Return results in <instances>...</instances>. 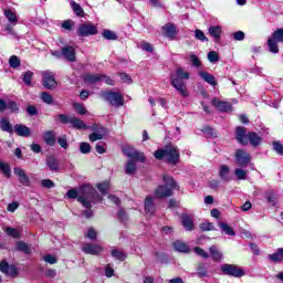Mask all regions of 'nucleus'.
<instances>
[{
    "label": "nucleus",
    "mask_w": 283,
    "mask_h": 283,
    "mask_svg": "<svg viewBox=\"0 0 283 283\" xmlns=\"http://www.w3.org/2000/svg\"><path fill=\"white\" fill-rule=\"evenodd\" d=\"M171 85L179 92V94L184 97L189 96V92L187 91V84L185 81L189 80V73L184 69H177L176 73L170 75Z\"/></svg>",
    "instance_id": "obj_2"
},
{
    "label": "nucleus",
    "mask_w": 283,
    "mask_h": 283,
    "mask_svg": "<svg viewBox=\"0 0 283 283\" xmlns=\"http://www.w3.org/2000/svg\"><path fill=\"white\" fill-rule=\"evenodd\" d=\"M172 247L179 253H189V245L180 240L172 242Z\"/></svg>",
    "instance_id": "obj_26"
},
{
    "label": "nucleus",
    "mask_w": 283,
    "mask_h": 283,
    "mask_svg": "<svg viewBox=\"0 0 283 283\" xmlns=\"http://www.w3.org/2000/svg\"><path fill=\"white\" fill-rule=\"evenodd\" d=\"M201 231H216V226L212 222L206 221L200 224Z\"/></svg>",
    "instance_id": "obj_45"
},
{
    "label": "nucleus",
    "mask_w": 283,
    "mask_h": 283,
    "mask_svg": "<svg viewBox=\"0 0 283 283\" xmlns=\"http://www.w3.org/2000/svg\"><path fill=\"white\" fill-rule=\"evenodd\" d=\"M0 271L4 273V275H9L10 277L17 276V266L8 264V262H0Z\"/></svg>",
    "instance_id": "obj_13"
},
{
    "label": "nucleus",
    "mask_w": 283,
    "mask_h": 283,
    "mask_svg": "<svg viewBox=\"0 0 283 283\" xmlns=\"http://www.w3.org/2000/svg\"><path fill=\"white\" fill-rule=\"evenodd\" d=\"M71 8L73 12L76 14V17H83V14H85V11H83L81 4L76 3L75 1L71 2Z\"/></svg>",
    "instance_id": "obj_37"
},
{
    "label": "nucleus",
    "mask_w": 283,
    "mask_h": 283,
    "mask_svg": "<svg viewBox=\"0 0 283 283\" xmlns=\"http://www.w3.org/2000/svg\"><path fill=\"white\" fill-rule=\"evenodd\" d=\"M144 207L147 216H154L156 213V205L154 203V197H146Z\"/></svg>",
    "instance_id": "obj_19"
},
{
    "label": "nucleus",
    "mask_w": 283,
    "mask_h": 283,
    "mask_svg": "<svg viewBox=\"0 0 283 283\" xmlns=\"http://www.w3.org/2000/svg\"><path fill=\"white\" fill-rule=\"evenodd\" d=\"M42 84L46 87V90H54V87H56V78L54 77V73L44 72Z\"/></svg>",
    "instance_id": "obj_12"
},
{
    "label": "nucleus",
    "mask_w": 283,
    "mask_h": 283,
    "mask_svg": "<svg viewBox=\"0 0 283 283\" xmlns=\"http://www.w3.org/2000/svg\"><path fill=\"white\" fill-rule=\"evenodd\" d=\"M125 174H127V176H134V174H136V161H134V159H129L126 163Z\"/></svg>",
    "instance_id": "obj_30"
},
{
    "label": "nucleus",
    "mask_w": 283,
    "mask_h": 283,
    "mask_svg": "<svg viewBox=\"0 0 283 283\" xmlns=\"http://www.w3.org/2000/svg\"><path fill=\"white\" fill-rule=\"evenodd\" d=\"M157 160H165L170 165H177L178 160H180V153L178 151V147L174 145H168L164 149H159L154 154Z\"/></svg>",
    "instance_id": "obj_3"
},
{
    "label": "nucleus",
    "mask_w": 283,
    "mask_h": 283,
    "mask_svg": "<svg viewBox=\"0 0 283 283\" xmlns=\"http://www.w3.org/2000/svg\"><path fill=\"white\" fill-rule=\"evenodd\" d=\"M212 105L219 109V112H232L233 106L229 102L220 101L219 98L212 99Z\"/></svg>",
    "instance_id": "obj_15"
},
{
    "label": "nucleus",
    "mask_w": 283,
    "mask_h": 283,
    "mask_svg": "<svg viewBox=\"0 0 283 283\" xmlns=\"http://www.w3.org/2000/svg\"><path fill=\"white\" fill-rule=\"evenodd\" d=\"M102 98L109 103V105H113L114 107H123L125 99L123 98V95L119 93L114 92H103L101 94Z\"/></svg>",
    "instance_id": "obj_5"
},
{
    "label": "nucleus",
    "mask_w": 283,
    "mask_h": 283,
    "mask_svg": "<svg viewBox=\"0 0 283 283\" xmlns=\"http://www.w3.org/2000/svg\"><path fill=\"white\" fill-rule=\"evenodd\" d=\"M235 160L240 167H247L251 163V155L245 150L238 149L235 153Z\"/></svg>",
    "instance_id": "obj_11"
},
{
    "label": "nucleus",
    "mask_w": 283,
    "mask_h": 283,
    "mask_svg": "<svg viewBox=\"0 0 283 283\" xmlns=\"http://www.w3.org/2000/svg\"><path fill=\"white\" fill-rule=\"evenodd\" d=\"M163 180L166 186H158L155 190V197L156 198H169V196L174 195V189L178 187V184H176V180H174V177L169 175H164Z\"/></svg>",
    "instance_id": "obj_4"
},
{
    "label": "nucleus",
    "mask_w": 283,
    "mask_h": 283,
    "mask_svg": "<svg viewBox=\"0 0 283 283\" xmlns=\"http://www.w3.org/2000/svg\"><path fill=\"white\" fill-rule=\"evenodd\" d=\"M98 34V27L92 22L80 24L77 28V36H94Z\"/></svg>",
    "instance_id": "obj_7"
},
{
    "label": "nucleus",
    "mask_w": 283,
    "mask_h": 283,
    "mask_svg": "<svg viewBox=\"0 0 283 283\" xmlns=\"http://www.w3.org/2000/svg\"><path fill=\"white\" fill-rule=\"evenodd\" d=\"M6 233L10 235V238H14V239H19L20 238V233L19 230L14 229V228H10L7 227L4 229Z\"/></svg>",
    "instance_id": "obj_46"
},
{
    "label": "nucleus",
    "mask_w": 283,
    "mask_h": 283,
    "mask_svg": "<svg viewBox=\"0 0 283 283\" xmlns=\"http://www.w3.org/2000/svg\"><path fill=\"white\" fill-rule=\"evenodd\" d=\"M123 153L127 158H132V160H138V163H145V155L134 149V147L126 146L123 149Z\"/></svg>",
    "instance_id": "obj_9"
},
{
    "label": "nucleus",
    "mask_w": 283,
    "mask_h": 283,
    "mask_svg": "<svg viewBox=\"0 0 283 283\" xmlns=\"http://www.w3.org/2000/svg\"><path fill=\"white\" fill-rule=\"evenodd\" d=\"M219 177L221 178V180H224L226 182H229V180H231V172H230L229 166L227 165L220 166Z\"/></svg>",
    "instance_id": "obj_24"
},
{
    "label": "nucleus",
    "mask_w": 283,
    "mask_h": 283,
    "mask_svg": "<svg viewBox=\"0 0 283 283\" xmlns=\"http://www.w3.org/2000/svg\"><path fill=\"white\" fill-rule=\"evenodd\" d=\"M62 56H64L66 61L74 63V61H76V51H74L72 46H64L62 48Z\"/></svg>",
    "instance_id": "obj_20"
},
{
    "label": "nucleus",
    "mask_w": 283,
    "mask_h": 283,
    "mask_svg": "<svg viewBox=\"0 0 283 283\" xmlns=\"http://www.w3.org/2000/svg\"><path fill=\"white\" fill-rule=\"evenodd\" d=\"M13 174L18 176L19 182L24 187H30V178L25 175V170L23 168L15 167L13 169Z\"/></svg>",
    "instance_id": "obj_14"
},
{
    "label": "nucleus",
    "mask_w": 283,
    "mask_h": 283,
    "mask_svg": "<svg viewBox=\"0 0 283 283\" xmlns=\"http://www.w3.org/2000/svg\"><path fill=\"white\" fill-rule=\"evenodd\" d=\"M41 101L42 103H45L46 105H52L54 103V97L48 92L41 93Z\"/></svg>",
    "instance_id": "obj_42"
},
{
    "label": "nucleus",
    "mask_w": 283,
    "mask_h": 283,
    "mask_svg": "<svg viewBox=\"0 0 283 283\" xmlns=\"http://www.w3.org/2000/svg\"><path fill=\"white\" fill-rule=\"evenodd\" d=\"M82 251L86 253V255H99V253H103V248L101 244L84 243Z\"/></svg>",
    "instance_id": "obj_10"
},
{
    "label": "nucleus",
    "mask_w": 283,
    "mask_h": 283,
    "mask_svg": "<svg viewBox=\"0 0 283 283\" xmlns=\"http://www.w3.org/2000/svg\"><path fill=\"white\" fill-rule=\"evenodd\" d=\"M32 76H34L32 71L24 72L22 77L23 83H25V85H32Z\"/></svg>",
    "instance_id": "obj_44"
},
{
    "label": "nucleus",
    "mask_w": 283,
    "mask_h": 283,
    "mask_svg": "<svg viewBox=\"0 0 283 283\" xmlns=\"http://www.w3.org/2000/svg\"><path fill=\"white\" fill-rule=\"evenodd\" d=\"M7 109H10V112H19V104H17V102L9 101V103H7Z\"/></svg>",
    "instance_id": "obj_59"
},
{
    "label": "nucleus",
    "mask_w": 283,
    "mask_h": 283,
    "mask_svg": "<svg viewBox=\"0 0 283 283\" xmlns=\"http://www.w3.org/2000/svg\"><path fill=\"white\" fill-rule=\"evenodd\" d=\"M46 166L51 171H57L59 170V160L54 157H48L46 158Z\"/></svg>",
    "instance_id": "obj_33"
},
{
    "label": "nucleus",
    "mask_w": 283,
    "mask_h": 283,
    "mask_svg": "<svg viewBox=\"0 0 283 283\" xmlns=\"http://www.w3.org/2000/svg\"><path fill=\"white\" fill-rule=\"evenodd\" d=\"M244 36L245 34L242 31H237L233 33L234 41H244Z\"/></svg>",
    "instance_id": "obj_62"
},
{
    "label": "nucleus",
    "mask_w": 283,
    "mask_h": 283,
    "mask_svg": "<svg viewBox=\"0 0 283 283\" xmlns=\"http://www.w3.org/2000/svg\"><path fill=\"white\" fill-rule=\"evenodd\" d=\"M190 63H192V65H193L195 67H200V65H201L200 59L197 57L196 54H191V55H190Z\"/></svg>",
    "instance_id": "obj_61"
},
{
    "label": "nucleus",
    "mask_w": 283,
    "mask_h": 283,
    "mask_svg": "<svg viewBox=\"0 0 283 283\" xmlns=\"http://www.w3.org/2000/svg\"><path fill=\"white\" fill-rule=\"evenodd\" d=\"M209 251L212 260L216 262H220V260H222V252H220L216 245H212Z\"/></svg>",
    "instance_id": "obj_32"
},
{
    "label": "nucleus",
    "mask_w": 283,
    "mask_h": 283,
    "mask_svg": "<svg viewBox=\"0 0 283 283\" xmlns=\"http://www.w3.org/2000/svg\"><path fill=\"white\" fill-rule=\"evenodd\" d=\"M221 271L224 275H231L232 277H242L244 275V270L233 264L221 265Z\"/></svg>",
    "instance_id": "obj_8"
},
{
    "label": "nucleus",
    "mask_w": 283,
    "mask_h": 283,
    "mask_svg": "<svg viewBox=\"0 0 283 283\" xmlns=\"http://www.w3.org/2000/svg\"><path fill=\"white\" fill-rule=\"evenodd\" d=\"M268 45L272 54H277V52H280V49L277 48V41L274 38L268 40Z\"/></svg>",
    "instance_id": "obj_35"
},
{
    "label": "nucleus",
    "mask_w": 283,
    "mask_h": 283,
    "mask_svg": "<svg viewBox=\"0 0 283 283\" xmlns=\"http://www.w3.org/2000/svg\"><path fill=\"white\" fill-rule=\"evenodd\" d=\"M102 35L107 40V41H116L118 39V35H116V32L112 30H104Z\"/></svg>",
    "instance_id": "obj_41"
},
{
    "label": "nucleus",
    "mask_w": 283,
    "mask_h": 283,
    "mask_svg": "<svg viewBox=\"0 0 283 283\" xmlns=\"http://www.w3.org/2000/svg\"><path fill=\"white\" fill-rule=\"evenodd\" d=\"M57 118L60 120V123H62L63 125H70L72 123V118L65 114H60L57 115Z\"/></svg>",
    "instance_id": "obj_48"
},
{
    "label": "nucleus",
    "mask_w": 283,
    "mask_h": 283,
    "mask_svg": "<svg viewBox=\"0 0 283 283\" xmlns=\"http://www.w3.org/2000/svg\"><path fill=\"white\" fill-rule=\"evenodd\" d=\"M248 142L253 147H258V145H262V137L258 136L255 133H248Z\"/></svg>",
    "instance_id": "obj_27"
},
{
    "label": "nucleus",
    "mask_w": 283,
    "mask_h": 283,
    "mask_svg": "<svg viewBox=\"0 0 283 283\" xmlns=\"http://www.w3.org/2000/svg\"><path fill=\"white\" fill-rule=\"evenodd\" d=\"M3 13L4 17L8 19L9 23H12V25H17L19 19L17 18V13L14 11H12L11 9H4Z\"/></svg>",
    "instance_id": "obj_28"
},
{
    "label": "nucleus",
    "mask_w": 283,
    "mask_h": 283,
    "mask_svg": "<svg viewBox=\"0 0 283 283\" xmlns=\"http://www.w3.org/2000/svg\"><path fill=\"white\" fill-rule=\"evenodd\" d=\"M85 235L88 240H96V230H94V228H90Z\"/></svg>",
    "instance_id": "obj_63"
},
{
    "label": "nucleus",
    "mask_w": 283,
    "mask_h": 283,
    "mask_svg": "<svg viewBox=\"0 0 283 283\" xmlns=\"http://www.w3.org/2000/svg\"><path fill=\"white\" fill-rule=\"evenodd\" d=\"M234 176H237L238 180H247V172L242 168H237L234 170Z\"/></svg>",
    "instance_id": "obj_47"
},
{
    "label": "nucleus",
    "mask_w": 283,
    "mask_h": 283,
    "mask_svg": "<svg viewBox=\"0 0 283 283\" xmlns=\"http://www.w3.org/2000/svg\"><path fill=\"white\" fill-rule=\"evenodd\" d=\"M237 140L240 143V145H249V135H247V128L244 127H237Z\"/></svg>",
    "instance_id": "obj_18"
},
{
    "label": "nucleus",
    "mask_w": 283,
    "mask_h": 283,
    "mask_svg": "<svg viewBox=\"0 0 283 283\" xmlns=\"http://www.w3.org/2000/svg\"><path fill=\"white\" fill-rule=\"evenodd\" d=\"M101 200H103V197L96 192V189L91 186H83L81 188V195L77 197V201L86 209L83 216H85V218H92V205H96V202H101Z\"/></svg>",
    "instance_id": "obj_1"
},
{
    "label": "nucleus",
    "mask_w": 283,
    "mask_h": 283,
    "mask_svg": "<svg viewBox=\"0 0 283 283\" xmlns=\"http://www.w3.org/2000/svg\"><path fill=\"white\" fill-rule=\"evenodd\" d=\"M9 65L10 67H13V70H17V67H21V60L17 55H12L9 59Z\"/></svg>",
    "instance_id": "obj_43"
},
{
    "label": "nucleus",
    "mask_w": 283,
    "mask_h": 283,
    "mask_svg": "<svg viewBox=\"0 0 283 283\" xmlns=\"http://www.w3.org/2000/svg\"><path fill=\"white\" fill-rule=\"evenodd\" d=\"M266 200L269 205H271L272 207H275V205H277V195H268Z\"/></svg>",
    "instance_id": "obj_60"
},
{
    "label": "nucleus",
    "mask_w": 283,
    "mask_h": 283,
    "mask_svg": "<svg viewBox=\"0 0 283 283\" xmlns=\"http://www.w3.org/2000/svg\"><path fill=\"white\" fill-rule=\"evenodd\" d=\"M17 249L18 251H22L23 253L30 254L32 253V248H30V245H28L25 242L23 241H19L17 243Z\"/></svg>",
    "instance_id": "obj_36"
},
{
    "label": "nucleus",
    "mask_w": 283,
    "mask_h": 283,
    "mask_svg": "<svg viewBox=\"0 0 283 283\" xmlns=\"http://www.w3.org/2000/svg\"><path fill=\"white\" fill-rule=\"evenodd\" d=\"M43 260L48 263V264H56V262H59V260L56 259V256L52 255V254H46L43 256Z\"/></svg>",
    "instance_id": "obj_56"
},
{
    "label": "nucleus",
    "mask_w": 283,
    "mask_h": 283,
    "mask_svg": "<svg viewBox=\"0 0 283 283\" xmlns=\"http://www.w3.org/2000/svg\"><path fill=\"white\" fill-rule=\"evenodd\" d=\"M199 76H201L206 83H208L209 85H212V87H216V85H218V81H216V76H213L211 73L200 72Z\"/></svg>",
    "instance_id": "obj_25"
},
{
    "label": "nucleus",
    "mask_w": 283,
    "mask_h": 283,
    "mask_svg": "<svg viewBox=\"0 0 283 283\" xmlns=\"http://www.w3.org/2000/svg\"><path fill=\"white\" fill-rule=\"evenodd\" d=\"M70 125L74 129H87V125L85 124V122H83V119H78L76 117L71 118V124Z\"/></svg>",
    "instance_id": "obj_29"
},
{
    "label": "nucleus",
    "mask_w": 283,
    "mask_h": 283,
    "mask_svg": "<svg viewBox=\"0 0 283 283\" xmlns=\"http://www.w3.org/2000/svg\"><path fill=\"white\" fill-rule=\"evenodd\" d=\"M104 82L106 85H114V80L107 75L102 74H86L84 75V83L87 85H94L95 83Z\"/></svg>",
    "instance_id": "obj_6"
},
{
    "label": "nucleus",
    "mask_w": 283,
    "mask_h": 283,
    "mask_svg": "<svg viewBox=\"0 0 283 283\" xmlns=\"http://www.w3.org/2000/svg\"><path fill=\"white\" fill-rule=\"evenodd\" d=\"M273 39L279 43H283V28L273 32Z\"/></svg>",
    "instance_id": "obj_51"
},
{
    "label": "nucleus",
    "mask_w": 283,
    "mask_h": 283,
    "mask_svg": "<svg viewBox=\"0 0 283 283\" xmlns=\"http://www.w3.org/2000/svg\"><path fill=\"white\" fill-rule=\"evenodd\" d=\"M269 260H271V262H282L283 260L282 249H279L273 254H269Z\"/></svg>",
    "instance_id": "obj_40"
},
{
    "label": "nucleus",
    "mask_w": 283,
    "mask_h": 283,
    "mask_svg": "<svg viewBox=\"0 0 283 283\" xmlns=\"http://www.w3.org/2000/svg\"><path fill=\"white\" fill-rule=\"evenodd\" d=\"M0 129L2 132H7V134H13L14 128L12 127V123H10V119L8 117H2L0 119Z\"/></svg>",
    "instance_id": "obj_22"
},
{
    "label": "nucleus",
    "mask_w": 283,
    "mask_h": 283,
    "mask_svg": "<svg viewBox=\"0 0 283 283\" xmlns=\"http://www.w3.org/2000/svg\"><path fill=\"white\" fill-rule=\"evenodd\" d=\"M139 48L145 52H154V46L149 42L142 41L139 43Z\"/></svg>",
    "instance_id": "obj_54"
},
{
    "label": "nucleus",
    "mask_w": 283,
    "mask_h": 283,
    "mask_svg": "<svg viewBox=\"0 0 283 283\" xmlns=\"http://www.w3.org/2000/svg\"><path fill=\"white\" fill-rule=\"evenodd\" d=\"M195 253L200 255L201 258H209V253H207L202 248H195Z\"/></svg>",
    "instance_id": "obj_64"
},
{
    "label": "nucleus",
    "mask_w": 283,
    "mask_h": 283,
    "mask_svg": "<svg viewBox=\"0 0 283 283\" xmlns=\"http://www.w3.org/2000/svg\"><path fill=\"white\" fill-rule=\"evenodd\" d=\"M42 187H44V189H52L55 187L54 181H52L51 179H44L41 181Z\"/></svg>",
    "instance_id": "obj_58"
},
{
    "label": "nucleus",
    "mask_w": 283,
    "mask_h": 283,
    "mask_svg": "<svg viewBox=\"0 0 283 283\" xmlns=\"http://www.w3.org/2000/svg\"><path fill=\"white\" fill-rule=\"evenodd\" d=\"M181 224L186 231H193V218H191V216L182 214Z\"/></svg>",
    "instance_id": "obj_23"
},
{
    "label": "nucleus",
    "mask_w": 283,
    "mask_h": 283,
    "mask_svg": "<svg viewBox=\"0 0 283 283\" xmlns=\"http://www.w3.org/2000/svg\"><path fill=\"white\" fill-rule=\"evenodd\" d=\"M97 189L101 191V193L105 195L107 191H109V184L107 181L98 184Z\"/></svg>",
    "instance_id": "obj_52"
},
{
    "label": "nucleus",
    "mask_w": 283,
    "mask_h": 283,
    "mask_svg": "<svg viewBox=\"0 0 283 283\" xmlns=\"http://www.w3.org/2000/svg\"><path fill=\"white\" fill-rule=\"evenodd\" d=\"M43 140H44V143H46V145H50L51 147H53V145L56 144V138L54 137L53 132L44 133Z\"/></svg>",
    "instance_id": "obj_31"
},
{
    "label": "nucleus",
    "mask_w": 283,
    "mask_h": 283,
    "mask_svg": "<svg viewBox=\"0 0 283 283\" xmlns=\"http://www.w3.org/2000/svg\"><path fill=\"white\" fill-rule=\"evenodd\" d=\"M13 132L14 134H17V136H21L22 138H28V136H31L32 134V130H30V127L23 124H17L13 127Z\"/></svg>",
    "instance_id": "obj_16"
},
{
    "label": "nucleus",
    "mask_w": 283,
    "mask_h": 283,
    "mask_svg": "<svg viewBox=\"0 0 283 283\" xmlns=\"http://www.w3.org/2000/svg\"><path fill=\"white\" fill-rule=\"evenodd\" d=\"M74 109L77 112V114H81L82 116L84 114H87V109L83 104L74 103L73 104Z\"/></svg>",
    "instance_id": "obj_50"
},
{
    "label": "nucleus",
    "mask_w": 283,
    "mask_h": 283,
    "mask_svg": "<svg viewBox=\"0 0 283 283\" xmlns=\"http://www.w3.org/2000/svg\"><path fill=\"white\" fill-rule=\"evenodd\" d=\"M111 255L115 258V260H119L120 262L127 260V254L120 250H113Z\"/></svg>",
    "instance_id": "obj_39"
},
{
    "label": "nucleus",
    "mask_w": 283,
    "mask_h": 283,
    "mask_svg": "<svg viewBox=\"0 0 283 283\" xmlns=\"http://www.w3.org/2000/svg\"><path fill=\"white\" fill-rule=\"evenodd\" d=\"M208 60L210 61V63H218V61H220V56L218 55V52L210 51L208 53Z\"/></svg>",
    "instance_id": "obj_49"
},
{
    "label": "nucleus",
    "mask_w": 283,
    "mask_h": 283,
    "mask_svg": "<svg viewBox=\"0 0 283 283\" xmlns=\"http://www.w3.org/2000/svg\"><path fill=\"white\" fill-rule=\"evenodd\" d=\"M273 149L279 154L280 156H283V145L280 142H274L273 143Z\"/></svg>",
    "instance_id": "obj_57"
},
{
    "label": "nucleus",
    "mask_w": 283,
    "mask_h": 283,
    "mask_svg": "<svg viewBox=\"0 0 283 283\" xmlns=\"http://www.w3.org/2000/svg\"><path fill=\"white\" fill-rule=\"evenodd\" d=\"M163 30V34L164 36H167V39H171V41H174V39H176V24L172 23H167L166 25H164L161 28Z\"/></svg>",
    "instance_id": "obj_17"
},
{
    "label": "nucleus",
    "mask_w": 283,
    "mask_h": 283,
    "mask_svg": "<svg viewBox=\"0 0 283 283\" xmlns=\"http://www.w3.org/2000/svg\"><path fill=\"white\" fill-rule=\"evenodd\" d=\"M219 227L223 231V233H226V235H235V231H233V228H231L229 224L220 222Z\"/></svg>",
    "instance_id": "obj_38"
},
{
    "label": "nucleus",
    "mask_w": 283,
    "mask_h": 283,
    "mask_svg": "<svg viewBox=\"0 0 283 283\" xmlns=\"http://www.w3.org/2000/svg\"><path fill=\"white\" fill-rule=\"evenodd\" d=\"M208 34L212 36L213 41H220L222 36V27L220 25H212L208 29Z\"/></svg>",
    "instance_id": "obj_21"
},
{
    "label": "nucleus",
    "mask_w": 283,
    "mask_h": 283,
    "mask_svg": "<svg viewBox=\"0 0 283 283\" xmlns=\"http://www.w3.org/2000/svg\"><path fill=\"white\" fill-rule=\"evenodd\" d=\"M0 171L6 176V178H10L12 176V170L8 163L0 161Z\"/></svg>",
    "instance_id": "obj_34"
},
{
    "label": "nucleus",
    "mask_w": 283,
    "mask_h": 283,
    "mask_svg": "<svg viewBox=\"0 0 283 283\" xmlns=\"http://www.w3.org/2000/svg\"><path fill=\"white\" fill-rule=\"evenodd\" d=\"M195 38L198 39V41H209V39H207V35H205V32H202V30L197 29L195 31Z\"/></svg>",
    "instance_id": "obj_55"
},
{
    "label": "nucleus",
    "mask_w": 283,
    "mask_h": 283,
    "mask_svg": "<svg viewBox=\"0 0 283 283\" xmlns=\"http://www.w3.org/2000/svg\"><path fill=\"white\" fill-rule=\"evenodd\" d=\"M81 154H90L92 151V146L88 143H82L80 145Z\"/></svg>",
    "instance_id": "obj_53"
}]
</instances>
